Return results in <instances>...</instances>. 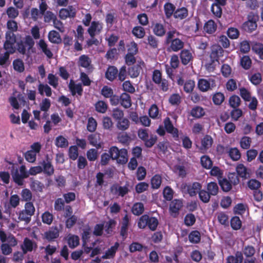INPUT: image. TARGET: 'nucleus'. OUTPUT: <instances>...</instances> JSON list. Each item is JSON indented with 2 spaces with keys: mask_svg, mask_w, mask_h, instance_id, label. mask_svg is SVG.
I'll return each instance as SVG.
<instances>
[{
  "mask_svg": "<svg viewBox=\"0 0 263 263\" xmlns=\"http://www.w3.org/2000/svg\"><path fill=\"white\" fill-rule=\"evenodd\" d=\"M211 176L216 177L218 180L222 177L223 171L217 166L213 167L210 172Z\"/></svg>",
  "mask_w": 263,
  "mask_h": 263,
  "instance_id": "8fccbe9b",
  "label": "nucleus"
},
{
  "mask_svg": "<svg viewBox=\"0 0 263 263\" xmlns=\"http://www.w3.org/2000/svg\"><path fill=\"white\" fill-rule=\"evenodd\" d=\"M97 126V122L96 120L92 117H90L88 119L87 124V129L90 132H93L96 130Z\"/></svg>",
  "mask_w": 263,
  "mask_h": 263,
  "instance_id": "6e6d98bb",
  "label": "nucleus"
},
{
  "mask_svg": "<svg viewBox=\"0 0 263 263\" xmlns=\"http://www.w3.org/2000/svg\"><path fill=\"white\" fill-rule=\"evenodd\" d=\"M53 219L52 214L48 211L44 212L42 215L43 222L47 224H50L53 221Z\"/></svg>",
  "mask_w": 263,
  "mask_h": 263,
  "instance_id": "a18cd8bd",
  "label": "nucleus"
},
{
  "mask_svg": "<svg viewBox=\"0 0 263 263\" xmlns=\"http://www.w3.org/2000/svg\"><path fill=\"white\" fill-rule=\"evenodd\" d=\"M119 247V243L116 242L115 245L110 248L105 253V254L103 256V258H112Z\"/></svg>",
  "mask_w": 263,
  "mask_h": 263,
  "instance_id": "f704fd0d",
  "label": "nucleus"
},
{
  "mask_svg": "<svg viewBox=\"0 0 263 263\" xmlns=\"http://www.w3.org/2000/svg\"><path fill=\"white\" fill-rule=\"evenodd\" d=\"M224 100V95L221 92H217L213 96V101L216 105L221 104Z\"/></svg>",
  "mask_w": 263,
  "mask_h": 263,
  "instance_id": "864d4df0",
  "label": "nucleus"
},
{
  "mask_svg": "<svg viewBox=\"0 0 263 263\" xmlns=\"http://www.w3.org/2000/svg\"><path fill=\"white\" fill-rule=\"evenodd\" d=\"M55 144L58 147L66 148L68 146L69 143L64 137L59 136L55 138Z\"/></svg>",
  "mask_w": 263,
  "mask_h": 263,
  "instance_id": "4be33fe9",
  "label": "nucleus"
},
{
  "mask_svg": "<svg viewBox=\"0 0 263 263\" xmlns=\"http://www.w3.org/2000/svg\"><path fill=\"white\" fill-rule=\"evenodd\" d=\"M48 83L53 87L56 88L58 85V78L55 75L50 73L48 75Z\"/></svg>",
  "mask_w": 263,
  "mask_h": 263,
  "instance_id": "69168bd1",
  "label": "nucleus"
},
{
  "mask_svg": "<svg viewBox=\"0 0 263 263\" xmlns=\"http://www.w3.org/2000/svg\"><path fill=\"white\" fill-rule=\"evenodd\" d=\"M165 14L167 17H170L174 12L175 7L171 3H166L164 6Z\"/></svg>",
  "mask_w": 263,
  "mask_h": 263,
  "instance_id": "680f3d73",
  "label": "nucleus"
},
{
  "mask_svg": "<svg viewBox=\"0 0 263 263\" xmlns=\"http://www.w3.org/2000/svg\"><path fill=\"white\" fill-rule=\"evenodd\" d=\"M183 206L182 200L178 199L173 200L170 204V212L172 216H176L178 214L179 211Z\"/></svg>",
  "mask_w": 263,
  "mask_h": 263,
  "instance_id": "6e6552de",
  "label": "nucleus"
},
{
  "mask_svg": "<svg viewBox=\"0 0 263 263\" xmlns=\"http://www.w3.org/2000/svg\"><path fill=\"white\" fill-rule=\"evenodd\" d=\"M117 73L118 69L114 66H110L106 72V78L110 81H112L116 78Z\"/></svg>",
  "mask_w": 263,
  "mask_h": 263,
  "instance_id": "393cba45",
  "label": "nucleus"
},
{
  "mask_svg": "<svg viewBox=\"0 0 263 263\" xmlns=\"http://www.w3.org/2000/svg\"><path fill=\"white\" fill-rule=\"evenodd\" d=\"M201 185L198 182H194L187 186V192L191 196H194L201 190Z\"/></svg>",
  "mask_w": 263,
  "mask_h": 263,
  "instance_id": "ddd939ff",
  "label": "nucleus"
},
{
  "mask_svg": "<svg viewBox=\"0 0 263 263\" xmlns=\"http://www.w3.org/2000/svg\"><path fill=\"white\" fill-rule=\"evenodd\" d=\"M190 242L192 243H198L200 240V234L197 231L192 232L189 236Z\"/></svg>",
  "mask_w": 263,
  "mask_h": 263,
  "instance_id": "3c124183",
  "label": "nucleus"
},
{
  "mask_svg": "<svg viewBox=\"0 0 263 263\" xmlns=\"http://www.w3.org/2000/svg\"><path fill=\"white\" fill-rule=\"evenodd\" d=\"M67 240L69 247L71 249H74L79 245L80 239L77 235L69 234L67 237Z\"/></svg>",
  "mask_w": 263,
  "mask_h": 263,
  "instance_id": "4468645a",
  "label": "nucleus"
},
{
  "mask_svg": "<svg viewBox=\"0 0 263 263\" xmlns=\"http://www.w3.org/2000/svg\"><path fill=\"white\" fill-rule=\"evenodd\" d=\"M120 103L126 108L130 107L132 105L130 96L126 93H123L120 97Z\"/></svg>",
  "mask_w": 263,
  "mask_h": 263,
  "instance_id": "a211bd4d",
  "label": "nucleus"
},
{
  "mask_svg": "<svg viewBox=\"0 0 263 263\" xmlns=\"http://www.w3.org/2000/svg\"><path fill=\"white\" fill-rule=\"evenodd\" d=\"M139 137L145 141V145L147 147L152 146L156 141L157 138L156 136H151L149 138L147 130L145 129H140L138 130Z\"/></svg>",
  "mask_w": 263,
  "mask_h": 263,
  "instance_id": "39448f33",
  "label": "nucleus"
},
{
  "mask_svg": "<svg viewBox=\"0 0 263 263\" xmlns=\"http://www.w3.org/2000/svg\"><path fill=\"white\" fill-rule=\"evenodd\" d=\"M12 177L14 181L19 185H22L23 183V179L18 173L17 169L13 168L12 171Z\"/></svg>",
  "mask_w": 263,
  "mask_h": 263,
  "instance_id": "e433bc0d",
  "label": "nucleus"
},
{
  "mask_svg": "<svg viewBox=\"0 0 263 263\" xmlns=\"http://www.w3.org/2000/svg\"><path fill=\"white\" fill-rule=\"evenodd\" d=\"M96 110L100 113H105L107 109V105L102 101H99L95 105Z\"/></svg>",
  "mask_w": 263,
  "mask_h": 263,
  "instance_id": "de8ad7c7",
  "label": "nucleus"
},
{
  "mask_svg": "<svg viewBox=\"0 0 263 263\" xmlns=\"http://www.w3.org/2000/svg\"><path fill=\"white\" fill-rule=\"evenodd\" d=\"M38 89L41 95H43L45 93L47 97H50L51 96V89L47 84H40L39 85Z\"/></svg>",
  "mask_w": 263,
  "mask_h": 263,
  "instance_id": "c85d7f7f",
  "label": "nucleus"
},
{
  "mask_svg": "<svg viewBox=\"0 0 263 263\" xmlns=\"http://www.w3.org/2000/svg\"><path fill=\"white\" fill-rule=\"evenodd\" d=\"M229 153V156L233 160H238L240 157V153L237 148H231Z\"/></svg>",
  "mask_w": 263,
  "mask_h": 263,
  "instance_id": "0e129e2a",
  "label": "nucleus"
},
{
  "mask_svg": "<svg viewBox=\"0 0 263 263\" xmlns=\"http://www.w3.org/2000/svg\"><path fill=\"white\" fill-rule=\"evenodd\" d=\"M148 187V184L142 182L138 183L135 186V190L137 193L140 194L146 191Z\"/></svg>",
  "mask_w": 263,
  "mask_h": 263,
  "instance_id": "13d9d810",
  "label": "nucleus"
},
{
  "mask_svg": "<svg viewBox=\"0 0 263 263\" xmlns=\"http://www.w3.org/2000/svg\"><path fill=\"white\" fill-rule=\"evenodd\" d=\"M43 165L44 167V172L45 173L48 175H51L53 174V167L49 161H47V162H44Z\"/></svg>",
  "mask_w": 263,
  "mask_h": 263,
  "instance_id": "4d7b16f0",
  "label": "nucleus"
},
{
  "mask_svg": "<svg viewBox=\"0 0 263 263\" xmlns=\"http://www.w3.org/2000/svg\"><path fill=\"white\" fill-rule=\"evenodd\" d=\"M79 65L84 68H88L91 64L90 59L85 55H82L79 58Z\"/></svg>",
  "mask_w": 263,
  "mask_h": 263,
  "instance_id": "4c0bfd02",
  "label": "nucleus"
},
{
  "mask_svg": "<svg viewBox=\"0 0 263 263\" xmlns=\"http://www.w3.org/2000/svg\"><path fill=\"white\" fill-rule=\"evenodd\" d=\"M21 196L22 201H30L32 198V194L31 192L27 189H23L21 193Z\"/></svg>",
  "mask_w": 263,
  "mask_h": 263,
  "instance_id": "ea45409f",
  "label": "nucleus"
},
{
  "mask_svg": "<svg viewBox=\"0 0 263 263\" xmlns=\"http://www.w3.org/2000/svg\"><path fill=\"white\" fill-rule=\"evenodd\" d=\"M51 106V101L49 99L45 98L43 99L40 104V108L41 110L44 111V117L46 118L48 115L46 112L50 108Z\"/></svg>",
  "mask_w": 263,
  "mask_h": 263,
  "instance_id": "412c9836",
  "label": "nucleus"
},
{
  "mask_svg": "<svg viewBox=\"0 0 263 263\" xmlns=\"http://www.w3.org/2000/svg\"><path fill=\"white\" fill-rule=\"evenodd\" d=\"M69 88L73 95L76 93L81 95L82 88L80 84H75L72 80H71L69 84Z\"/></svg>",
  "mask_w": 263,
  "mask_h": 263,
  "instance_id": "b1692460",
  "label": "nucleus"
},
{
  "mask_svg": "<svg viewBox=\"0 0 263 263\" xmlns=\"http://www.w3.org/2000/svg\"><path fill=\"white\" fill-rule=\"evenodd\" d=\"M129 218L126 215L123 218L121 222V228L120 234L121 235L125 238L127 235L128 226L129 224Z\"/></svg>",
  "mask_w": 263,
  "mask_h": 263,
  "instance_id": "f3484780",
  "label": "nucleus"
},
{
  "mask_svg": "<svg viewBox=\"0 0 263 263\" xmlns=\"http://www.w3.org/2000/svg\"><path fill=\"white\" fill-rule=\"evenodd\" d=\"M111 192L114 195L123 196L128 192V189L127 186L114 185L111 188Z\"/></svg>",
  "mask_w": 263,
  "mask_h": 263,
  "instance_id": "f8f14e48",
  "label": "nucleus"
},
{
  "mask_svg": "<svg viewBox=\"0 0 263 263\" xmlns=\"http://www.w3.org/2000/svg\"><path fill=\"white\" fill-rule=\"evenodd\" d=\"M111 158L116 160L118 163L124 164L128 160L127 151L125 149L119 150L117 147L112 146L109 151Z\"/></svg>",
  "mask_w": 263,
  "mask_h": 263,
  "instance_id": "f03ea898",
  "label": "nucleus"
},
{
  "mask_svg": "<svg viewBox=\"0 0 263 263\" xmlns=\"http://www.w3.org/2000/svg\"><path fill=\"white\" fill-rule=\"evenodd\" d=\"M116 126L117 128L119 130H125L127 129L129 126V121L127 119L123 118L117 121Z\"/></svg>",
  "mask_w": 263,
  "mask_h": 263,
  "instance_id": "bb28decb",
  "label": "nucleus"
},
{
  "mask_svg": "<svg viewBox=\"0 0 263 263\" xmlns=\"http://www.w3.org/2000/svg\"><path fill=\"white\" fill-rule=\"evenodd\" d=\"M132 32L135 36L139 39L143 37L145 34L144 29L141 26L135 27Z\"/></svg>",
  "mask_w": 263,
  "mask_h": 263,
  "instance_id": "58836bf2",
  "label": "nucleus"
},
{
  "mask_svg": "<svg viewBox=\"0 0 263 263\" xmlns=\"http://www.w3.org/2000/svg\"><path fill=\"white\" fill-rule=\"evenodd\" d=\"M223 52V50L220 47L212 49L209 57L210 60L205 64V66L208 70L212 71L214 70L216 63L218 62L219 57L222 55Z\"/></svg>",
  "mask_w": 263,
  "mask_h": 263,
  "instance_id": "f257e3e1",
  "label": "nucleus"
},
{
  "mask_svg": "<svg viewBox=\"0 0 263 263\" xmlns=\"http://www.w3.org/2000/svg\"><path fill=\"white\" fill-rule=\"evenodd\" d=\"M69 156L70 159L75 160L78 156V149L76 146H71L69 148Z\"/></svg>",
  "mask_w": 263,
  "mask_h": 263,
  "instance_id": "338daca9",
  "label": "nucleus"
},
{
  "mask_svg": "<svg viewBox=\"0 0 263 263\" xmlns=\"http://www.w3.org/2000/svg\"><path fill=\"white\" fill-rule=\"evenodd\" d=\"M153 31L154 33L158 36H162L165 32L163 25L159 23H156L154 25Z\"/></svg>",
  "mask_w": 263,
  "mask_h": 263,
  "instance_id": "79ce46f5",
  "label": "nucleus"
},
{
  "mask_svg": "<svg viewBox=\"0 0 263 263\" xmlns=\"http://www.w3.org/2000/svg\"><path fill=\"white\" fill-rule=\"evenodd\" d=\"M45 237L48 240L57 238L59 235V230L57 228H52L45 233Z\"/></svg>",
  "mask_w": 263,
  "mask_h": 263,
  "instance_id": "a878e982",
  "label": "nucleus"
},
{
  "mask_svg": "<svg viewBox=\"0 0 263 263\" xmlns=\"http://www.w3.org/2000/svg\"><path fill=\"white\" fill-rule=\"evenodd\" d=\"M37 45L48 58H51L52 57L53 54L48 48V45L44 40H40L37 43Z\"/></svg>",
  "mask_w": 263,
  "mask_h": 263,
  "instance_id": "dca6fc26",
  "label": "nucleus"
},
{
  "mask_svg": "<svg viewBox=\"0 0 263 263\" xmlns=\"http://www.w3.org/2000/svg\"><path fill=\"white\" fill-rule=\"evenodd\" d=\"M243 27L245 30L248 31H252L256 28L257 24L254 20H248L244 24Z\"/></svg>",
  "mask_w": 263,
  "mask_h": 263,
  "instance_id": "603ef678",
  "label": "nucleus"
},
{
  "mask_svg": "<svg viewBox=\"0 0 263 263\" xmlns=\"http://www.w3.org/2000/svg\"><path fill=\"white\" fill-rule=\"evenodd\" d=\"M36 247V244L28 238L24 239L23 243L21 245L23 254H26L28 252H31Z\"/></svg>",
  "mask_w": 263,
  "mask_h": 263,
  "instance_id": "9d476101",
  "label": "nucleus"
},
{
  "mask_svg": "<svg viewBox=\"0 0 263 263\" xmlns=\"http://www.w3.org/2000/svg\"><path fill=\"white\" fill-rule=\"evenodd\" d=\"M76 9L72 6H68L66 8L61 9L59 12V16L63 20L68 17H73L76 15Z\"/></svg>",
  "mask_w": 263,
  "mask_h": 263,
  "instance_id": "1a4fd4ad",
  "label": "nucleus"
},
{
  "mask_svg": "<svg viewBox=\"0 0 263 263\" xmlns=\"http://www.w3.org/2000/svg\"><path fill=\"white\" fill-rule=\"evenodd\" d=\"M219 184L224 192L229 191L232 188L231 183L226 179H220L219 180Z\"/></svg>",
  "mask_w": 263,
  "mask_h": 263,
  "instance_id": "49530a36",
  "label": "nucleus"
},
{
  "mask_svg": "<svg viewBox=\"0 0 263 263\" xmlns=\"http://www.w3.org/2000/svg\"><path fill=\"white\" fill-rule=\"evenodd\" d=\"M13 66L14 70L17 71L22 72L24 70V63L21 60H15L13 62Z\"/></svg>",
  "mask_w": 263,
  "mask_h": 263,
  "instance_id": "5fc2aeb1",
  "label": "nucleus"
},
{
  "mask_svg": "<svg viewBox=\"0 0 263 263\" xmlns=\"http://www.w3.org/2000/svg\"><path fill=\"white\" fill-rule=\"evenodd\" d=\"M251 139L248 137H242L240 141V144L241 148L243 149H248L251 145Z\"/></svg>",
  "mask_w": 263,
  "mask_h": 263,
  "instance_id": "052dcab7",
  "label": "nucleus"
},
{
  "mask_svg": "<svg viewBox=\"0 0 263 263\" xmlns=\"http://www.w3.org/2000/svg\"><path fill=\"white\" fill-rule=\"evenodd\" d=\"M242 260V255L240 252H237L235 256H230L228 257L227 263H241Z\"/></svg>",
  "mask_w": 263,
  "mask_h": 263,
  "instance_id": "7c9ffc66",
  "label": "nucleus"
},
{
  "mask_svg": "<svg viewBox=\"0 0 263 263\" xmlns=\"http://www.w3.org/2000/svg\"><path fill=\"white\" fill-rule=\"evenodd\" d=\"M103 29V24L99 21H93L88 29V32L91 37L99 34Z\"/></svg>",
  "mask_w": 263,
  "mask_h": 263,
  "instance_id": "0eeeda50",
  "label": "nucleus"
},
{
  "mask_svg": "<svg viewBox=\"0 0 263 263\" xmlns=\"http://www.w3.org/2000/svg\"><path fill=\"white\" fill-rule=\"evenodd\" d=\"M174 15L175 18L182 20L185 18L187 16L188 11L185 8L182 7L181 8L178 9L174 12Z\"/></svg>",
  "mask_w": 263,
  "mask_h": 263,
  "instance_id": "2f4dec72",
  "label": "nucleus"
},
{
  "mask_svg": "<svg viewBox=\"0 0 263 263\" xmlns=\"http://www.w3.org/2000/svg\"><path fill=\"white\" fill-rule=\"evenodd\" d=\"M7 28L8 29L7 31H11L13 33L17 30V24L13 20H9L7 22Z\"/></svg>",
  "mask_w": 263,
  "mask_h": 263,
  "instance_id": "e2e57ef3",
  "label": "nucleus"
},
{
  "mask_svg": "<svg viewBox=\"0 0 263 263\" xmlns=\"http://www.w3.org/2000/svg\"><path fill=\"white\" fill-rule=\"evenodd\" d=\"M252 50L258 54L261 59H263V44L260 43L254 44Z\"/></svg>",
  "mask_w": 263,
  "mask_h": 263,
  "instance_id": "bf43d9fd",
  "label": "nucleus"
},
{
  "mask_svg": "<svg viewBox=\"0 0 263 263\" xmlns=\"http://www.w3.org/2000/svg\"><path fill=\"white\" fill-rule=\"evenodd\" d=\"M215 86L214 81L212 79H200L198 81V87L203 92L207 91Z\"/></svg>",
  "mask_w": 263,
  "mask_h": 263,
  "instance_id": "423d86ee",
  "label": "nucleus"
},
{
  "mask_svg": "<svg viewBox=\"0 0 263 263\" xmlns=\"http://www.w3.org/2000/svg\"><path fill=\"white\" fill-rule=\"evenodd\" d=\"M217 29V25L213 20L208 21L204 26V31L209 34H212L215 32Z\"/></svg>",
  "mask_w": 263,
  "mask_h": 263,
  "instance_id": "6ab92c4d",
  "label": "nucleus"
},
{
  "mask_svg": "<svg viewBox=\"0 0 263 263\" xmlns=\"http://www.w3.org/2000/svg\"><path fill=\"white\" fill-rule=\"evenodd\" d=\"M200 162L202 166L205 169H210L213 164L210 158L206 155L202 156L201 157Z\"/></svg>",
  "mask_w": 263,
  "mask_h": 263,
  "instance_id": "c756f323",
  "label": "nucleus"
},
{
  "mask_svg": "<svg viewBox=\"0 0 263 263\" xmlns=\"http://www.w3.org/2000/svg\"><path fill=\"white\" fill-rule=\"evenodd\" d=\"M191 114L193 117L198 118L204 115V111L202 107L197 106L192 109Z\"/></svg>",
  "mask_w": 263,
  "mask_h": 263,
  "instance_id": "37998d69",
  "label": "nucleus"
},
{
  "mask_svg": "<svg viewBox=\"0 0 263 263\" xmlns=\"http://www.w3.org/2000/svg\"><path fill=\"white\" fill-rule=\"evenodd\" d=\"M240 102L241 100L240 98L236 95L231 96L229 99L230 105L234 108H236L239 106Z\"/></svg>",
  "mask_w": 263,
  "mask_h": 263,
  "instance_id": "09e8293b",
  "label": "nucleus"
},
{
  "mask_svg": "<svg viewBox=\"0 0 263 263\" xmlns=\"http://www.w3.org/2000/svg\"><path fill=\"white\" fill-rule=\"evenodd\" d=\"M36 154L32 151H28L25 154V158L26 160L30 162L33 163L36 160Z\"/></svg>",
  "mask_w": 263,
  "mask_h": 263,
  "instance_id": "774afa93",
  "label": "nucleus"
},
{
  "mask_svg": "<svg viewBox=\"0 0 263 263\" xmlns=\"http://www.w3.org/2000/svg\"><path fill=\"white\" fill-rule=\"evenodd\" d=\"M236 171L238 175L243 178H247L248 176V173L247 172V168L242 164H239L237 165Z\"/></svg>",
  "mask_w": 263,
  "mask_h": 263,
  "instance_id": "cd10ccee",
  "label": "nucleus"
},
{
  "mask_svg": "<svg viewBox=\"0 0 263 263\" xmlns=\"http://www.w3.org/2000/svg\"><path fill=\"white\" fill-rule=\"evenodd\" d=\"M48 37L49 41L52 43L59 44L62 41L59 33L54 30L50 31Z\"/></svg>",
  "mask_w": 263,
  "mask_h": 263,
  "instance_id": "aec40b11",
  "label": "nucleus"
},
{
  "mask_svg": "<svg viewBox=\"0 0 263 263\" xmlns=\"http://www.w3.org/2000/svg\"><path fill=\"white\" fill-rule=\"evenodd\" d=\"M90 144L97 148H101L103 145V142L100 134L95 133L91 135L88 137Z\"/></svg>",
  "mask_w": 263,
  "mask_h": 263,
  "instance_id": "9b49d317",
  "label": "nucleus"
},
{
  "mask_svg": "<svg viewBox=\"0 0 263 263\" xmlns=\"http://www.w3.org/2000/svg\"><path fill=\"white\" fill-rule=\"evenodd\" d=\"M144 211V206L142 203H135L132 208V212L134 215H139Z\"/></svg>",
  "mask_w": 263,
  "mask_h": 263,
  "instance_id": "c03bdc74",
  "label": "nucleus"
},
{
  "mask_svg": "<svg viewBox=\"0 0 263 263\" xmlns=\"http://www.w3.org/2000/svg\"><path fill=\"white\" fill-rule=\"evenodd\" d=\"M180 58L182 63L186 65L192 60L193 56L192 54L189 50H183L181 52Z\"/></svg>",
  "mask_w": 263,
  "mask_h": 263,
  "instance_id": "5701e85b",
  "label": "nucleus"
},
{
  "mask_svg": "<svg viewBox=\"0 0 263 263\" xmlns=\"http://www.w3.org/2000/svg\"><path fill=\"white\" fill-rule=\"evenodd\" d=\"M164 127L168 133L172 134L174 137H178V130L173 126L168 118H166L164 120Z\"/></svg>",
  "mask_w": 263,
  "mask_h": 263,
  "instance_id": "2eb2a0df",
  "label": "nucleus"
},
{
  "mask_svg": "<svg viewBox=\"0 0 263 263\" xmlns=\"http://www.w3.org/2000/svg\"><path fill=\"white\" fill-rule=\"evenodd\" d=\"M207 190L211 195H216L218 192V186L216 183L211 182L208 183L207 185Z\"/></svg>",
  "mask_w": 263,
  "mask_h": 263,
  "instance_id": "a19ab883",
  "label": "nucleus"
},
{
  "mask_svg": "<svg viewBox=\"0 0 263 263\" xmlns=\"http://www.w3.org/2000/svg\"><path fill=\"white\" fill-rule=\"evenodd\" d=\"M16 36L11 31H7L5 34V42L4 44V48L9 53H14L16 51L15 43Z\"/></svg>",
  "mask_w": 263,
  "mask_h": 263,
  "instance_id": "7ed1b4c3",
  "label": "nucleus"
},
{
  "mask_svg": "<svg viewBox=\"0 0 263 263\" xmlns=\"http://www.w3.org/2000/svg\"><path fill=\"white\" fill-rule=\"evenodd\" d=\"M162 182L161 177L159 175H155L151 179L152 187L154 189H158Z\"/></svg>",
  "mask_w": 263,
  "mask_h": 263,
  "instance_id": "72a5a7b5",
  "label": "nucleus"
},
{
  "mask_svg": "<svg viewBox=\"0 0 263 263\" xmlns=\"http://www.w3.org/2000/svg\"><path fill=\"white\" fill-rule=\"evenodd\" d=\"M213 143V139L211 136L205 135L197 144V147L202 153H206L211 147Z\"/></svg>",
  "mask_w": 263,
  "mask_h": 263,
  "instance_id": "20e7f679",
  "label": "nucleus"
},
{
  "mask_svg": "<svg viewBox=\"0 0 263 263\" xmlns=\"http://www.w3.org/2000/svg\"><path fill=\"white\" fill-rule=\"evenodd\" d=\"M13 53H9L8 51H6L4 53L0 54V65L4 67L6 66L9 64V55Z\"/></svg>",
  "mask_w": 263,
  "mask_h": 263,
  "instance_id": "c9c22d12",
  "label": "nucleus"
},
{
  "mask_svg": "<svg viewBox=\"0 0 263 263\" xmlns=\"http://www.w3.org/2000/svg\"><path fill=\"white\" fill-rule=\"evenodd\" d=\"M183 47V42L180 40L176 39L172 41L171 48L174 51H177Z\"/></svg>",
  "mask_w": 263,
  "mask_h": 263,
  "instance_id": "473e14b6",
  "label": "nucleus"
}]
</instances>
